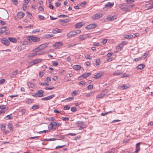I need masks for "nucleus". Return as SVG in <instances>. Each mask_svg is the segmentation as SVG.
I'll return each mask as SVG.
<instances>
[{
    "label": "nucleus",
    "instance_id": "f257e3e1",
    "mask_svg": "<svg viewBox=\"0 0 153 153\" xmlns=\"http://www.w3.org/2000/svg\"><path fill=\"white\" fill-rule=\"evenodd\" d=\"M44 92L43 90H39L37 91L36 93L34 94L32 96L34 97H42L44 95L43 94Z\"/></svg>",
    "mask_w": 153,
    "mask_h": 153
},
{
    "label": "nucleus",
    "instance_id": "f03ea898",
    "mask_svg": "<svg viewBox=\"0 0 153 153\" xmlns=\"http://www.w3.org/2000/svg\"><path fill=\"white\" fill-rule=\"evenodd\" d=\"M28 39L29 41L34 42H37L40 41V39L34 36H30L28 37Z\"/></svg>",
    "mask_w": 153,
    "mask_h": 153
},
{
    "label": "nucleus",
    "instance_id": "7ed1b4c3",
    "mask_svg": "<svg viewBox=\"0 0 153 153\" xmlns=\"http://www.w3.org/2000/svg\"><path fill=\"white\" fill-rule=\"evenodd\" d=\"M48 44V43H46L41 45L38 48L35 49V51H36L39 52V51L44 49Z\"/></svg>",
    "mask_w": 153,
    "mask_h": 153
},
{
    "label": "nucleus",
    "instance_id": "20e7f679",
    "mask_svg": "<svg viewBox=\"0 0 153 153\" xmlns=\"http://www.w3.org/2000/svg\"><path fill=\"white\" fill-rule=\"evenodd\" d=\"M42 61L41 59H38L34 60L33 61L30 62L28 66L30 67L33 65H36L38 63Z\"/></svg>",
    "mask_w": 153,
    "mask_h": 153
},
{
    "label": "nucleus",
    "instance_id": "39448f33",
    "mask_svg": "<svg viewBox=\"0 0 153 153\" xmlns=\"http://www.w3.org/2000/svg\"><path fill=\"white\" fill-rule=\"evenodd\" d=\"M103 16L102 14L100 13H97L94 14L92 16V19L94 20L98 19L102 17Z\"/></svg>",
    "mask_w": 153,
    "mask_h": 153
},
{
    "label": "nucleus",
    "instance_id": "423d86ee",
    "mask_svg": "<svg viewBox=\"0 0 153 153\" xmlns=\"http://www.w3.org/2000/svg\"><path fill=\"white\" fill-rule=\"evenodd\" d=\"M97 26V24L95 23H93L90 24L86 26V28L88 30L93 29Z\"/></svg>",
    "mask_w": 153,
    "mask_h": 153
},
{
    "label": "nucleus",
    "instance_id": "0eeeda50",
    "mask_svg": "<svg viewBox=\"0 0 153 153\" xmlns=\"http://www.w3.org/2000/svg\"><path fill=\"white\" fill-rule=\"evenodd\" d=\"M63 45V43L61 42H59L55 43L53 45V47H55L56 48H59Z\"/></svg>",
    "mask_w": 153,
    "mask_h": 153
},
{
    "label": "nucleus",
    "instance_id": "6e6552de",
    "mask_svg": "<svg viewBox=\"0 0 153 153\" xmlns=\"http://www.w3.org/2000/svg\"><path fill=\"white\" fill-rule=\"evenodd\" d=\"M76 35V33L75 32V31H73L70 32L69 33L67 37L68 38H70L75 36Z\"/></svg>",
    "mask_w": 153,
    "mask_h": 153
},
{
    "label": "nucleus",
    "instance_id": "1a4fd4ad",
    "mask_svg": "<svg viewBox=\"0 0 153 153\" xmlns=\"http://www.w3.org/2000/svg\"><path fill=\"white\" fill-rule=\"evenodd\" d=\"M1 42L5 45L8 46L10 44V42L9 40L4 38L3 39H1Z\"/></svg>",
    "mask_w": 153,
    "mask_h": 153
},
{
    "label": "nucleus",
    "instance_id": "9d476101",
    "mask_svg": "<svg viewBox=\"0 0 153 153\" xmlns=\"http://www.w3.org/2000/svg\"><path fill=\"white\" fill-rule=\"evenodd\" d=\"M91 74V73H85L82 74L79 78H80V79H82V78H85L90 76Z\"/></svg>",
    "mask_w": 153,
    "mask_h": 153
},
{
    "label": "nucleus",
    "instance_id": "9b49d317",
    "mask_svg": "<svg viewBox=\"0 0 153 153\" xmlns=\"http://www.w3.org/2000/svg\"><path fill=\"white\" fill-rule=\"evenodd\" d=\"M25 47L26 45L24 43H22L21 45L18 46L17 50L19 51H20L25 49Z\"/></svg>",
    "mask_w": 153,
    "mask_h": 153
},
{
    "label": "nucleus",
    "instance_id": "f8f14e48",
    "mask_svg": "<svg viewBox=\"0 0 153 153\" xmlns=\"http://www.w3.org/2000/svg\"><path fill=\"white\" fill-rule=\"evenodd\" d=\"M107 90L105 89L102 91V93L100 94L97 95L96 97V98H103L104 96L105 95V93H103L104 92H105V91H107Z\"/></svg>",
    "mask_w": 153,
    "mask_h": 153
},
{
    "label": "nucleus",
    "instance_id": "ddd939ff",
    "mask_svg": "<svg viewBox=\"0 0 153 153\" xmlns=\"http://www.w3.org/2000/svg\"><path fill=\"white\" fill-rule=\"evenodd\" d=\"M126 4H122L119 5V7L123 11H126L127 8L126 7Z\"/></svg>",
    "mask_w": 153,
    "mask_h": 153
},
{
    "label": "nucleus",
    "instance_id": "4468645a",
    "mask_svg": "<svg viewBox=\"0 0 153 153\" xmlns=\"http://www.w3.org/2000/svg\"><path fill=\"white\" fill-rule=\"evenodd\" d=\"M54 96V94H52L51 95L49 96L43 98L41 99V100L42 101L50 100L52 99V98H53Z\"/></svg>",
    "mask_w": 153,
    "mask_h": 153
},
{
    "label": "nucleus",
    "instance_id": "2eb2a0df",
    "mask_svg": "<svg viewBox=\"0 0 153 153\" xmlns=\"http://www.w3.org/2000/svg\"><path fill=\"white\" fill-rule=\"evenodd\" d=\"M38 51H35V49L33 51V52L27 56V57H33L37 54Z\"/></svg>",
    "mask_w": 153,
    "mask_h": 153
},
{
    "label": "nucleus",
    "instance_id": "dca6fc26",
    "mask_svg": "<svg viewBox=\"0 0 153 153\" xmlns=\"http://www.w3.org/2000/svg\"><path fill=\"white\" fill-rule=\"evenodd\" d=\"M7 29V27L6 26H3L0 28V36L5 32Z\"/></svg>",
    "mask_w": 153,
    "mask_h": 153
},
{
    "label": "nucleus",
    "instance_id": "f3484780",
    "mask_svg": "<svg viewBox=\"0 0 153 153\" xmlns=\"http://www.w3.org/2000/svg\"><path fill=\"white\" fill-rule=\"evenodd\" d=\"M114 5V3H111L110 2H108L107 4H105V7L103 8L104 9H105V8L110 7L111 8Z\"/></svg>",
    "mask_w": 153,
    "mask_h": 153
},
{
    "label": "nucleus",
    "instance_id": "a211bd4d",
    "mask_svg": "<svg viewBox=\"0 0 153 153\" xmlns=\"http://www.w3.org/2000/svg\"><path fill=\"white\" fill-rule=\"evenodd\" d=\"M122 73V71L120 70H117L113 73V76H118Z\"/></svg>",
    "mask_w": 153,
    "mask_h": 153
},
{
    "label": "nucleus",
    "instance_id": "6ab92c4d",
    "mask_svg": "<svg viewBox=\"0 0 153 153\" xmlns=\"http://www.w3.org/2000/svg\"><path fill=\"white\" fill-rule=\"evenodd\" d=\"M84 24L83 22H80L77 23L75 25V27L76 28H78L81 27Z\"/></svg>",
    "mask_w": 153,
    "mask_h": 153
},
{
    "label": "nucleus",
    "instance_id": "aec40b11",
    "mask_svg": "<svg viewBox=\"0 0 153 153\" xmlns=\"http://www.w3.org/2000/svg\"><path fill=\"white\" fill-rule=\"evenodd\" d=\"M25 16V13L22 12H19L17 14L18 17L20 19L22 18Z\"/></svg>",
    "mask_w": 153,
    "mask_h": 153
},
{
    "label": "nucleus",
    "instance_id": "412c9836",
    "mask_svg": "<svg viewBox=\"0 0 153 153\" xmlns=\"http://www.w3.org/2000/svg\"><path fill=\"white\" fill-rule=\"evenodd\" d=\"M62 32L61 30L57 28H55L52 30V33L55 34H56L57 33H61Z\"/></svg>",
    "mask_w": 153,
    "mask_h": 153
},
{
    "label": "nucleus",
    "instance_id": "4be33fe9",
    "mask_svg": "<svg viewBox=\"0 0 153 153\" xmlns=\"http://www.w3.org/2000/svg\"><path fill=\"white\" fill-rule=\"evenodd\" d=\"M140 142L136 144V151H135V153L138 152L139 150L140 149Z\"/></svg>",
    "mask_w": 153,
    "mask_h": 153
},
{
    "label": "nucleus",
    "instance_id": "5701e85b",
    "mask_svg": "<svg viewBox=\"0 0 153 153\" xmlns=\"http://www.w3.org/2000/svg\"><path fill=\"white\" fill-rule=\"evenodd\" d=\"M102 74L103 73L102 72L99 73L95 75L94 77V78L96 79H98L101 76Z\"/></svg>",
    "mask_w": 153,
    "mask_h": 153
},
{
    "label": "nucleus",
    "instance_id": "b1692460",
    "mask_svg": "<svg viewBox=\"0 0 153 153\" xmlns=\"http://www.w3.org/2000/svg\"><path fill=\"white\" fill-rule=\"evenodd\" d=\"M48 127L49 130H50L52 129L55 130L56 128V127L53 126L52 125V123H51L48 125Z\"/></svg>",
    "mask_w": 153,
    "mask_h": 153
},
{
    "label": "nucleus",
    "instance_id": "393cba45",
    "mask_svg": "<svg viewBox=\"0 0 153 153\" xmlns=\"http://www.w3.org/2000/svg\"><path fill=\"white\" fill-rule=\"evenodd\" d=\"M8 39L10 41L13 43H16L17 41V40L16 39L13 37L9 38H8Z\"/></svg>",
    "mask_w": 153,
    "mask_h": 153
},
{
    "label": "nucleus",
    "instance_id": "a878e982",
    "mask_svg": "<svg viewBox=\"0 0 153 153\" xmlns=\"http://www.w3.org/2000/svg\"><path fill=\"white\" fill-rule=\"evenodd\" d=\"M145 67V65L143 64H140L138 65L137 67V69L141 70L143 68Z\"/></svg>",
    "mask_w": 153,
    "mask_h": 153
},
{
    "label": "nucleus",
    "instance_id": "bb28decb",
    "mask_svg": "<svg viewBox=\"0 0 153 153\" xmlns=\"http://www.w3.org/2000/svg\"><path fill=\"white\" fill-rule=\"evenodd\" d=\"M13 118V117L12 114L7 115L4 117V119L5 120H10L12 119Z\"/></svg>",
    "mask_w": 153,
    "mask_h": 153
},
{
    "label": "nucleus",
    "instance_id": "cd10ccee",
    "mask_svg": "<svg viewBox=\"0 0 153 153\" xmlns=\"http://www.w3.org/2000/svg\"><path fill=\"white\" fill-rule=\"evenodd\" d=\"M106 19L108 20H114L116 19V18H114V17L113 16H108Z\"/></svg>",
    "mask_w": 153,
    "mask_h": 153
},
{
    "label": "nucleus",
    "instance_id": "c85d7f7f",
    "mask_svg": "<svg viewBox=\"0 0 153 153\" xmlns=\"http://www.w3.org/2000/svg\"><path fill=\"white\" fill-rule=\"evenodd\" d=\"M73 68L74 69L76 70H80L81 68V66L79 65H75L73 67Z\"/></svg>",
    "mask_w": 153,
    "mask_h": 153
},
{
    "label": "nucleus",
    "instance_id": "c756f323",
    "mask_svg": "<svg viewBox=\"0 0 153 153\" xmlns=\"http://www.w3.org/2000/svg\"><path fill=\"white\" fill-rule=\"evenodd\" d=\"M34 100L32 99H28L26 101L27 104H30L33 102Z\"/></svg>",
    "mask_w": 153,
    "mask_h": 153
},
{
    "label": "nucleus",
    "instance_id": "7c9ffc66",
    "mask_svg": "<svg viewBox=\"0 0 153 153\" xmlns=\"http://www.w3.org/2000/svg\"><path fill=\"white\" fill-rule=\"evenodd\" d=\"M128 88V87L127 86V85H124L119 87V88L121 90L125 89Z\"/></svg>",
    "mask_w": 153,
    "mask_h": 153
},
{
    "label": "nucleus",
    "instance_id": "2f4dec72",
    "mask_svg": "<svg viewBox=\"0 0 153 153\" xmlns=\"http://www.w3.org/2000/svg\"><path fill=\"white\" fill-rule=\"evenodd\" d=\"M56 139L55 138H50V139H45L42 140H46L48 141H53L56 140Z\"/></svg>",
    "mask_w": 153,
    "mask_h": 153
},
{
    "label": "nucleus",
    "instance_id": "473e14b6",
    "mask_svg": "<svg viewBox=\"0 0 153 153\" xmlns=\"http://www.w3.org/2000/svg\"><path fill=\"white\" fill-rule=\"evenodd\" d=\"M39 108V105H33L32 107V108L34 110L37 109Z\"/></svg>",
    "mask_w": 153,
    "mask_h": 153
},
{
    "label": "nucleus",
    "instance_id": "72a5a7b5",
    "mask_svg": "<svg viewBox=\"0 0 153 153\" xmlns=\"http://www.w3.org/2000/svg\"><path fill=\"white\" fill-rule=\"evenodd\" d=\"M124 38L126 39H131L133 38V36L131 34L126 35L124 37Z\"/></svg>",
    "mask_w": 153,
    "mask_h": 153
},
{
    "label": "nucleus",
    "instance_id": "f704fd0d",
    "mask_svg": "<svg viewBox=\"0 0 153 153\" xmlns=\"http://www.w3.org/2000/svg\"><path fill=\"white\" fill-rule=\"evenodd\" d=\"M59 22H64L65 23H67L70 21L69 19H65L64 20L60 19L59 20Z\"/></svg>",
    "mask_w": 153,
    "mask_h": 153
},
{
    "label": "nucleus",
    "instance_id": "c9c22d12",
    "mask_svg": "<svg viewBox=\"0 0 153 153\" xmlns=\"http://www.w3.org/2000/svg\"><path fill=\"white\" fill-rule=\"evenodd\" d=\"M70 108V106L69 105H66L64 108V109L65 110H68Z\"/></svg>",
    "mask_w": 153,
    "mask_h": 153
},
{
    "label": "nucleus",
    "instance_id": "e433bc0d",
    "mask_svg": "<svg viewBox=\"0 0 153 153\" xmlns=\"http://www.w3.org/2000/svg\"><path fill=\"white\" fill-rule=\"evenodd\" d=\"M53 36V35L52 34H47L45 35V37L47 38H48L49 37H52Z\"/></svg>",
    "mask_w": 153,
    "mask_h": 153
},
{
    "label": "nucleus",
    "instance_id": "4c0bfd02",
    "mask_svg": "<svg viewBox=\"0 0 153 153\" xmlns=\"http://www.w3.org/2000/svg\"><path fill=\"white\" fill-rule=\"evenodd\" d=\"M40 31V29H37L36 30H33L32 31V33H35L36 32H39Z\"/></svg>",
    "mask_w": 153,
    "mask_h": 153
},
{
    "label": "nucleus",
    "instance_id": "58836bf2",
    "mask_svg": "<svg viewBox=\"0 0 153 153\" xmlns=\"http://www.w3.org/2000/svg\"><path fill=\"white\" fill-rule=\"evenodd\" d=\"M39 84L41 85H46V86H48L49 85L48 83H46V82H45V83H41V82H40L39 83Z\"/></svg>",
    "mask_w": 153,
    "mask_h": 153
},
{
    "label": "nucleus",
    "instance_id": "ea45409f",
    "mask_svg": "<svg viewBox=\"0 0 153 153\" xmlns=\"http://www.w3.org/2000/svg\"><path fill=\"white\" fill-rule=\"evenodd\" d=\"M100 59H97L96 60V65L97 66V65H100Z\"/></svg>",
    "mask_w": 153,
    "mask_h": 153
},
{
    "label": "nucleus",
    "instance_id": "a19ab883",
    "mask_svg": "<svg viewBox=\"0 0 153 153\" xmlns=\"http://www.w3.org/2000/svg\"><path fill=\"white\" fill-rule=\"evenodd\" d=\"M93 92H91L88 93H86L85 94V96L88 97H89L91 96V95L92 94Z\"/></svg>",
    "mask_w": 153,
    "mask_h": 153
},
{
    "label": "nucleus",
    "instance_id": "79ce46f5",
    "mask_svg": "<svg viewBox=\"0 0 153 153\" xmlns=\"http://www.w3.org/2000/svg\"><path fill=\"white\" fill-rule=\"evenodd\" d=\"M68 16L66 15H64V14H61L60 15H59L58 16V17L59 18L62 17L63 18H66L68 17Z\"/></svg>",
    "mask_w": 153,
    "mask_h": 153
},
{
    "label": "nucleus",
    "instance_id": "37998d69",
    "mask_svg": "<svg viewBox=\"0 0 153 153\" xmlns=\"http://www.w3.org/2000/svg\"><path fill=\"white\" fill-rule=\"evenodd\" d=\"M115 152V150L114 149H112L111 150H109L106 153H114Z\"/></svg>",
    "mask_w": 153,
    "mask_h": 153
},
{
    "label": "nucleus",
    "instance_id": "c03bdc74",
    "mask_svg": "<svg viewBox=\"0 0 153 153\" xmlns=\"http://www.w3.org/2000/svg\"><path fill=\"white\" fill-rule=\"evenodd\" d=\"M134 1V0H126V2H127L128 4L132 3Z\"/></svg>",
    "mask_w": 153,
    "mask_h": 153
},
{
    "label": "nucleus",
    "instance_id": "a18cd8bd",
    "mask_svg": "<svg viewBox=\"0 0 153 153\" xmlns=\"http://www.w3.org/2000/svg\"><path fill=\"white\" fill-rule=\"evenodd\" d=\"M76 45V44H73V43L70 44L68 45V48H70L71 47H73V46H75Z\"/></svg>",
    "mask_w": 153,
    "mask_h": 153
},
{
    "label": "nucleus",
    "instance_id": "49530a36",
    "mask_svg": "<svg viewBox=\"0 0 153 153\" xmlns=\"http://www.w3.org/2000/svg\"><path fill=\"white\" fill-rule=\"evenodd\" d=\"M141 60V57H140L138 58H135L134 59V61L135 62H137L140 61Z\"/></svg>",
    "mask_w": 153,
    "mask_h": 153
},
{
    "label": "nucleus",
    "instance_id": "de8ad7c7",
    "mask_svg": "<svg viewBox=\"0 0 153 153\" xmlns=\"http://www.w3.org/2000/svg\"><path fill=\"white\" fill-rule=\"evenodd\" d=\"M71 110L72 112H75L76 111L77 109L75 107H72L71 108Z\"/></svg>",
    "mask_w": 153,
    "mask_h": 153
},
{
    "label": "nucleus",
    "instance_id": "09e8293b",
    "mask_svg": "<svg viewBox=\"0 0 153 153\" xmlns=\"http://www.w3.org/2000/svg\"><path fill=\"white\" fill-rule=\"evenodd\" d=\"M49 131L48 130H44L42 131H40L38 132V133L39 134H41L42 133H46L47 132H48Z\"/></svg>",
    "mask_w": 153,
    "mask_h": 153
},
{
    "label": "nucleus",
    "instance_id": "8fccbe9b",
    "mask_svg": "<svg viewBox=\"0 0 153 153\" xmlns=\"http://www.w3.org/2000/svg\"><path fill=\"white\" fill-rule=\"evenodd\" d=\"M149 52L145 53L144 54V55H143V57L144 58V59L146 58L147 57V56H148V55H149Z\"/></svg>",
    "mask_w": 153,
    "mask_h": 153
},
{
    "label": "nucleus",
    "instance_id": "3c124183",
    "mask_svg": "<svg viewBox=\"0 0 153 153\" xmlns=\"http://www.w3.org/2000/svg\"><path fill=\"white\" fill-rule=\"evenodd\" d=\"M93 86L92 85H88L87 87L88 89H92L93 88Z\"/></svg>",
    "mask_w": 153,
    "mask_h": 153
},
{
    "label": "nucleus",
    "instance_id": "603ef678",
    "mask_svg": "<svg viewBox=\"0 0 153 153\" xmlns=\"http://www.w3.org/2000/svg\"><path fill=\"white\" fill-rule=\"evenodd\" d=\"M62 119L64 121H68L69 120V118L68 117H62Z\"/></svg>",
    "mask_w": 153,
    "mask_h": 153
},
{
    "label": "nucleus",
    "instance_id": "864d4df0",
    "mask_svg": "<svg viewBox=\"0 0 153 153\" xmlns=\"http://www.w3.org/2000/svg\"><path fill=\"white\" fill-rule=\"evenodd\" d=\"M79 39L81 40H83L85 39V38L84 37V35H82L80 36L79 37Z\"/></svg>",
    "mask_w": 153,
    "mask_h": 153
},
{
    "label": "nucleus",
    "instance_id": "5fc2aeb1",
    "mask_svg": "<svg viewBox=\"0 0 153 153\" xmlns=\"http://www.w3.org/2000/svg\"><path fill=\"white\" fill-rule=\"evenodd\" d=\"M18 71L17 70H16L15 71L13 72L12 73V75L13 76L16 75L18 73Z\"/></svg>",
    "mask_w": 153,
    "mask_h": 153
},
{
    "label": "nucleus",
    "instance_id": "6e6d98bb",
    "mask_svg": "<svg viewBox=\"0 0 153 153\" xmlns=\"http://www.w3.org/2000/svg\"><path fill=\"white\" fill-rule=\"evenodd\" d=\"M85 57L86 59H91V57L89 55H87L86 56H85Z\"/></svg>",
    "mask_w": 153,
    "mask_h": 153
},
{
    "label": "nucleus",
    "instance_id": "4d7b16f0",
    "mask_svg": "<svg viewBox=\"0 0 153 153\" xmlns=\"http://www.w3.org/2000/svg\"><path fill=\"white\" fill-rule=\"evenodd\" d=\"M39 18L40 20H42L44 19L45 17L44 16L42 15H39Z\"/></svg>",
    "mask_w": 153,
    "mask_h": 153
},
{
    "label": "nucleus",
    "instance_id": "13d9d810",
    "mask_svg": "<svg viewBox=\"0 0 153 153\" xmlns=\"http://www.w3.org/2000/svg\"><path fill=\"white\" fill-rule=\"evenodd\" d=\"M53 65L55 66H56L58 65V62H52Z\"/></svg>",
    "mask_w": 153,
    "mask_h": 153
},
{
    "label": "nucleus",
    "instance_id": "bf43d9fd",
    "mask_svg": "<svg viewBox=\"0 0 153 153\" xmlns=\"http://www.w3.org/2000/svg\"><path fill=\"white\" fill-rule=\"evenodd\" d=\"M9 128L10 129V130H13V126L12 124H9L8 126Z\"/></svg>",
    "mask_w": 153,
    "mask_h": 153
},
{
    "label": "nucleus",
    "instance_id": "052dcab7",
    "mask_svg": "<svg viewBox=\"0 0 153 153\" xmlns=\"http://www.w3.org/2000/svg\"><path fill=\"white\" fill-rule=\"evenodd\" d=\"M5 80L4 79H2L0 80V85L1 84H3L5 82Z\"/></svg>",
    "mask_w": 153,
    "mask_h": 153
},
{
    "label": "nucleus",
    "instance_id": "680f3d73",
    "mask_svg": "<svg viewBox=\"0 0 153 153\" xmlns=\"http://www.w3.org/2000/svg\"><path fill=\"white\" fill-rule=\"evenodd\" d=\"M86 82H84L83 81H81V82H79V85L81 84L82 85H84L86 84Z\"/></svg>",
    "mask_w": 153,
    "mask_h": 153
},
{
    "label": "nucleus",
    "instance_id": "e2e57ef3",
    "mask_svg": "<svg viewBox=\"0 0 153 153\" xmlns=\"http://www.w3.org/2000/svg\"><path fill=\"white\" fill-rule=\"evenodd\" d=\"M44 71H42L41 72L40 71L39 73V76L41 77H42L44 75Z\"/></svg>",
    "mask_w": 153,
    "mask_h": 153
},
{
    "label": "nucleus",
    "instance_id": "0e129e2a",
    "mask_svg": "<svg viewBox=\"0 0 153 153\" xmlns=\"http://www.w3.org/2000/svg\"><path fill=\"white\" fill-rule=\"evenodd\" d=\"M38 9L40 11H43L44 10L43 8L41 6H39Z\"/></svg>",
    "mask_w": 153,
    "mask_h": 153
},
{
    "label": "nucleus",
    "instance_id": "69168bd1",
    "mask_svg": "<svg viewBox=\"0 0 153 153\" xmlns=\"http://www.w3.org/2000/svg\"><path fill=\"white\" fill-rule=\"evenodd\" d=\"M113 54V53L110 52L107 54V56L108 57H110Z\"/></svg>",
    "mask_w": 153,
    "mask_h": 153
},
{
    "label": "nucleus",
    "instance_id": "338daca9",
    "mask_svg": "<svg viewBox=\"0 0 153 153\" xmlns=\"http://www.w3.org/2000/svg\"><path fill=\"white\" fill-rule=\"evenodd\" d=\"M86 4V2H83L81 3L80 4V6L84 7Z\"/></svg>",
    "mask_w": 153,
    "mask_h": 153
},
{
    "label": "nucleus",
    "instance_id": "774afa93",
    "mask_svg": "<svg viewBox=\"0 0 153 153\" xmlns=\"http://www.w3.org/2000/svg\"><path fill=\"white\" fill-rule=\"evenodd\" d=\"M49 7L52 9H53L54 8L53 6L51 4V3H49Z\"/></svg>",
    "mask_w": 153,
    "mask_h": 153
}]
</instances>
